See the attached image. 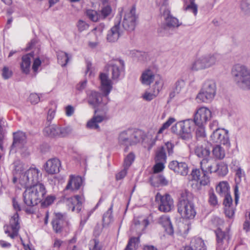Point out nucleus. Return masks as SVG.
I'll return each instance as SVG.
<instances>
[{
  "mask_svg": "<svg viewBox=\"0 0 250 250\" xmlns=\"http://www.w3.org/2000/svg\"><path fill=\"white\" fill-rule=\"evenodd\" d=\"M47 192L45 186L42 183L27 186L23 194V202L26 206L25 211L28 214L34 212L32 208L41 202Z\"/></svg>",
  "mask_w": 250,
  "mask_h": 250,
  "instance_id": "1",
  "label": "nucleus"
},
{
  "mask_svg": "<svg viewBox=\"0 0 250 250\" xmlns=\"http://www.w3.org/2000/svg\"><path fill=\"white\" fill-rule=\"evenodd\" d=\"M23 165L20 164L15 167V172L13 178V182L17 186L22 187L32 186L40 183L39 180L40 177V170L37 168L32 167L23 171Z\"/></svg>",
  "mask_w": 250,
  "mask_h": 250,
  "instance_id": "2",
  "label": "nucleus"
},
{
  "mask_svg": "<svg viewBox=\"0 0 250 250\" xmlns=\"http://www.w3.org/2000/svg\"><path fill=\"white\" fill-rule=\"evenodd\" d=\"M231 74L238 86L243 89H250V68L247 66L235 64L232 68Z\"/></svg>",
  "mask_w": 250,
  "mask_h": 250,
  "instance_id": "3",
  "label": "nucleus"
},
{
  "mask_svg": "<svg viewBox=\"0 0 250 250\" xmlns=\"http://www.w3.org/2000/svg\"><path fill=\"white\" fill-rule=\"evenodd\" d=\"M216 91L217 85L215 81L212 79H207L196 95V100L200 103L211 102L214 99Z\"/></svg>",
  "mask_w": 250,
  "mask_h": 250,
  "instance_id": "4",
  "label": "nucleus"
},
{
  "mask_svg": "<svg viewBox=\"0 0 250 250\" xmlns=\"http://www.w3.org/2000/svg\"><path fill=\"white\" fill-rule=\"evenodd\" d=\"M189 194L187 190L181 192L178 208L182 217L186 219H192L196 214L194 204L188 200Z\"/></svg>",
  "mask_w": 250,
  "mask_h": 250,
  "instance_id": "5",
  "label": "nucleus"
},
{
  "mask_svg": "<svg viewBox=\"0 0 250 250\" xmlns=\"http://www.w3.org/2000/svg\"><path fill=\"white\" fill-rule=\"evenodd\" d=\"M164 79L162 76H158L156 82L145 90L142 97L146 101L155 99L163 90L164 86Z\"/></svg>",
  "mask_w": 250,
  "mask_h": 250,
  "instance_id": "6",
  "label": "nucleus"
},
{
  "mask_svg": "<svg viewBox=\"0 0 250 250\" xmlns=\"http://www.w3.org/2000/svg\"><path fill=\"white\" fill-rule=\"evenodd\" d=\"M211 111L206 106H201L197 108L193 117V122L196 126L206 125L211 119Z\"/></svg>",
  "mask_w": 250,
  "mask_h": 250,
  "instance_id": "7",
  "label": "nucleus"
},
{
  "mask_svg": "<svg viewBox=\"0 0 250 250\" xmlns=\"http://www.w3.org/2000/svg\"><path fill=\"white\" fill-rule=\"evenodd\" d=\"M160 10L162 17L165 20L163 24V28L165 30L177 28L181 24V22L178 19L170 14V10L167 6H163Z\"/></svg>",
  "mask_w": 250,
  "mask_h": 250,
  "instance_id": "8",
  "label": "nucleus"
},
{
  "mask_svg": "<svg viewBox=\"0 0 250 250\" xmlns=\"http://www.w3.org/2000/svg\"><path fill=\"white\" fill-rule=\"evenodd\" d=\"M155 201L158 204L159 209L161 211L169 212L174 208L173 200L168 194L162 195L157 193L155 196Z\"/></svg>",
  "mask_w": 250,
  "mask_h": 250,
  "instance_id": "9",
  "label": "nucleus"
},
{
  "mask_svg": "<svg viewBox=\"0 0 250 250\" xmlns=\"http://www.w3.org/2000/svg\"><path fill=\"white\" fill-rule=\"evenodd\" d=\"M19 220V214L16 212L10 218L9 225L4 226L5 233L12 238L18 235L20 229Z\"/></svg>",
  "mask_w": 250,
  "mask_h": 250,
  "instance_id": "10",
  "label": "nucleus"
},
{
  "mask_svg": "<svg viewBox=\"0 0 250 250\" xmlns=\"http://www.w3.org/2000/svg\"><path fill=\"white\" fill-rule=\"evenodd\" d=\"M210 139L213 143H219L227 146H230L228 132L224 129H216L210 135Z\"/></svg>",
  "mask_w": 250,
  "mask_h": 250,
  "instance_id": "11",
  "label": "nucleus"
},
{
  "mask_svg": "<svg viewBox=\"0 0 250 250\" xmlns=\"http://www.w3.org/2000/svg\"><path fill=\"white\" fill-rule=\"evenodd\" d=\"M135 10L134 8L125 11L123 21L125 29L129 31L134 30L136 26Z\"/></svg>",
  "mask_w": 250,
  "mask_h": 250,
  "instance_id": "12",
  "label": "nucleus"
},
{
  "mask_svg": "<svg viewBox=\"0 0 250 250\" xmlns=\"http://www.w3.org/2000/svg\"><path fill=\"white\" fill-rule=\"evenodd\" d=\"M180 137L184 140H188L192 138V132L193 130V125L191 120L181 121Z\"/></svg>",
  "mask_w": 250,
  "mask_h": 250,
  "instance_id": "13",
  "label": "nucleus"
},
{
  "mask_svg": "<svg viewBox=\"0 0 250 250\" xmlns=\"http://www.w3.org/2000/svg\"><path fill=\"white\" fill-rule=\"evenodd\" d=\"M200 167L203 173H212L217 169V163L211 156L202 159L200 162Z\"/></svg>",
  "mask_w": 250,
  "mask_h": 250,
  "instance_id": "14",
  "label": "nucleus"
},
{
  "mask_svg": "<svg viewBox=\"0 0 250 250\" xmlns=\"http://www.w3.org/2000/svg\"><path fill=\"white\" fill-rule=\"evenodd\" d=\"M61 167V162L58 159L52 158L46 161L44 168L48 174H55L59 173Z\"/></svg>",
  "mask_w": 250,
  "mask_h": 250,
  "instance_id": "15",
  "label": "nucleus"
},
{
  "mask_svg": "<svg viewBox=\"0 0 250 250\" xmlns=\"http://www.w3.org/2000/svg\"><path fill=\"white\" fill-rule=\"evenodd\" d=\"M216 250H225L229 244L230 239L229 234L218 229L216 231Z\"/></svg>",
  "mask_w": 250,
  "mask_h": 250,
  "instance_id": "16",
  "label": "nucleus"
},
{
  "mask_svg": "<svg viewBox=\"0 0 250 250\" xmlns=\"http://www.w3.org/2000/svg\"><path fill=\"white\" fill-rule=\"evenodd\" d=\"M168 167L175 172L183 176L187 175L188 172V165L184 162L173 161L169 164Z\"/></svg>",
  "mask_w": 250,
  "mask_h": 250,
  "instance_id": "17",
  "label": "nucleus"
},
{
  "mask_svg": "<svg viewBox=\"0 0 250 250\" xmlns=\"http://www.w3.org/2000/svg\"><path fill=\"white\" fill-rule=\"evenodd\" d=\"M195 155L202 160L211 157L210 149L206 143L198 144L194 149Z\"/></svg>",
  "mask_w": 250,
  "mask_h": 250,
  "instance_id": "18",
  "label": "nucleus"
},
{
  "mask_svg": "<svg viewBox=\"0 0 250 250\" xmlns=\"http://www.w3.org/2000/svg\"><path fill=\"white\" fill-rule=\"evenodd\" d=\"M83 199L82 196L78 195L67 199L66 204L73 211L79 212L82 209Z\"/></svg>",
  "mask_w": 250,
  "mask_h": 250,
  "instance_id": "19",
  "label": "nucleus"
},
{
  "mask_svg": "<svg viewBox=\"0 0 250 250\" xmlns=\"http://www.w3.org/2000/svg\"><path fill=\"white\" fill-rule=\"evenodd\" d=\"M100 79L101 83V90L104 95H107L112 88L111 82L105 73H101Z\"/></svg>",
  "mask_w": 250,
  "mask_h": 250,
  "instance_id": "20",
  "label": "nucleus"
},
{
  "mask_svg": "<svg viewBox=\"0 0 250 250\" xmlns=\"http://www.w3.org/2000/svg\"><path fill=\"white\" fill-rule=\"evenodd\" d=\"M33 59L34 55L32 53H29L22 57L20 67L22 73L26 74L29 73L31 69V63Z\"/></svg>",
  "mask_w": 250,
  "mask_h": 250,
  "instance_id": "21",
  "label": "nucleus"
},
{
  "mask_svg": "<svg viewBox=\"0 0 250 250\" xmlns=\"http://www.w3.org/2000/svg\"><path fill=\"white\" fill-rule=\"evenodd\" d=\"M83 183L82 178L78 176L70 175L65 189L71 191L78 190Z\"/></svg>",
  "mask_w": 250,
  "mask_h": 250,
  "instance_id": "22",
  "label": "nucleus"
},
{
  "mask_svg": "<svg viewBox=\"0 0 250 250\" xmlns=\"http://www.w3.org/2000/svg\"><path fill=\"white\" fill-rule=\"evenodd\" d=\"M207 173H204L201 176L199 169H195L192 171L191 175L193 179L199 182L202 186L208 185L210 183L209 177L207 175Z\"/></svg>",
  "mask_w": 250,
  "mask_h": 250,
  "instance_id": "23",
  "label": "nucleus"
},
{
  "mask_svg": "<svg viewBox=\"0 0 250 250\" xmlns=\"http://www.w3.org/2000/svg\"><path fill=\"white\" fill-rule=\"evenodd\" d=\"M159 74H154V72L149 68L146 69L142 74V83L147 85L153 82H156V79Z\"/></svg>",
  "mask_w": 250,
  "mask_h": 250,
  "instance_id": "24",
  "label": "nucleus"
},
{
  "mask_svg": "<svg viewBox=\"0 0 250 250\" xmlns=\"http://www.w3.org/2000/svg\"><path fill=\"white\" fill-rule=\"evenodd\" d=\"M205 69L215 65L218 62V55L217 53H209L202 56Z\"/></svg>",
  "mask_w": 250,
  "mask_h": 250,
  "instance_id": "25",
  "label": "nucleus"
},
{
  "mask_svg": "<svg viewBox=\"0 0 250 250\" xmlns=\"http://www.w3.org/2000/svg\"><path fill=\"white\" fill-rule=\"evenodd\" d=\"M106 118L104 115H99L95 111V115L87 123V127L90 129H99L98 124L103 122Z\"/></svg>",
  "mask_w": 250,
  "mask_h": 250,
  "instance_id": "26",
  "label": "nucleus"
},
{
  "mask_svg": "<svg viewBox=\"0 0 250 250\" xmlns=\"http://www.w3.org/2000/svg\"><path fill=\"white\" fill-rule=\"evenodd\" d=\"M159 223L163 226L168 234L171 235L173 233V229L168 216L163 215L160 217Z\"/></svg>",
  "mask_w": 250,
  "mask_h": 250,
  "instance_id": "27",
  "label": "nucleus"
},
{
  "mask_svg": "<svg viewBox=\"0 0 250 250\" xmlns=\"http://www.w3.org/2000/svg\"><path fill=\"white\" fill-rule=\"evenodd\" d=\"M189 69L193 72H197L205 70L202 56L196 57L191 62L189 66Z\"/></svg>",
  "mask_w": 250,
  "mask_h": 250,
  "instance_id": "28",
  "label": "nucleus"
},
{
  "mask_svg": "<svg viewBox=\"0 0 250 250\" xmlns=\"http://www.w3.org/2000/svg\"><path fill=\"white\" fill-rule=\"evenodd\" d=\"M120 35L119 25H115L109 31L107 35V40L109 42H116L119 38Z\"/></svg>",
  "mask_w": 250,
  "mask_h": 250,
  "instance_id": "29",
  "label": "nucleus"
},
{
  "mask_svg": "<svg viewBox=\"0 0 250 250\" xmlns=\"http://www.w3.org/2000/svg\"><path fill=\"white\" fill-rule=\"evenodd\" d=\"M216 191L220 196L230 193V186L227 181H221L216 186Z\"/></svg>",
  "mask_w": 250,
  "mask_h": 250,
  "instance_id": "30",
  "label": "nucleus"
},
{
  "mask_svg": "<svg viewBox=\"0 0 250 250\" xmlns=\"http://www.w3.org/2000/svg\"><path fill=\"white\" fill-rule=\"evenodd\" d=\"M89 104L93 106L96 107L102 104V97L100 95L95 91L91 92L88 97Z\"/></svg>",
  "mask_w": 250,
  "mask_h": 250,
  "instance_id": "31",
  "label": "nucleus"
},
{
  "mask_svg": "<svg viewBox=\"0 0 250 250\" xmlns=\"http://www.w3.org/2000/svg\"><path fill=\"white\" fill-rule=\"evenodd\" d=\"M158 135L157 134L155 138H153L152 134L150 133H148L144 136L142 141V144L144 147L150 150L155 144L156 139Z\"/></svg>",
  "mask_w": 250,
  "mask_h": 250,
  "instance_id": "32",
  "label": "nucleus"
},
{
  "mask_svg": "<svg viewBox=\"0 0 250 250\" xmlns=\"http://www.w3.org/2000/svg\"><path fill=\"white\" fill-rule=\"evenodd\" d=\"M130 145H135L140 142L141 131L139 129H132L128 131Z\"/></svg>",
  "mask_w": 250,
  "mask_h": 250,
  "instance_id": "33",
  "label": "nucleus"
},
{
  "mask_svg": "<svg viewBox=\"0 0 250 250\" xmlns=\"http://www.w3.org/2000/svg\"><path fill=\"white\" fill-rule=\"evenodd\" d=\"M212 152L214 157L217 159H223L226 155L225 150L220 145L215 146L212 148Z\"/></svg>",
  "mask_w": 250,
  "mask_h": 250,
  "instance_id": "34",
  "label": "nucleus"
},
{
  "mask_svg": "<svg viewBox=\"0 0 250 250\" xmlns=\"http://www.w3.org/2000/svg\"><path fill=\"white\" fill-rule=\"evenodd\" d=\"M190 247L194 250H207L204 241L200 238H194L191 242Z\"/></svg>",
  "mask_w": 250,
  "mask_h": 250,
  "instance_id": "35",
  "label": "nucleus"
},
{
  "mask_svg": "<svg viewBox=\"0 0 250 250\" xmlns=\"http://www.w3.org/2000/svg\"><path fill=\"white\" fill-rule=\"evenodd\" d=\"M123 66V62L121 61H116L112 64V73L113 79L119 77Z\"/></svg>",
  "mask_w": 250,
  "mask_h": 250,
  "instance_id": "36",
  "label": "nucleus"
},
{
  "mask_svg": "<svg viewBox=\"0 0 250 250\" xmlns=\"http://www.w3.org/2000/svg\"><path fill=\"white\" fill-rule=\"evenodd\" d=\"M61 131V129L58 128L55 125H49L46 126L43 130L44 133L46 135L50 136H55L58 135L59 132Z\"/></svg>",
  "mask_w": 250,
  "mask_h": 250,
  "instance_id": "37",
  "label": "nucleus"
},
{
  "mask_svg": "<svg viewBox=\"0 0 250 250\" xmlns=\"http://www.w3.org/2000/svg\"><path fill=\"white\" fill-rule=\"evenodd\" d=\"M86 17L93 22L98 21L101 18L99 13L93 9H88L85 12Z\"/></svg>",
  "mask_w": 250,
  "mask_h": 250,
  "instance_id": "38",
  "label": "nucleus"
},
{
  "mask_svg": "<svg viewBox=\"0 0 250 250\" xmlns=\"http://www.w3.org/2000/svg\"><path fill=\"white\" fill-rule=\"evenodd\" d=\"M139 243V237L131 238L125 250H135L138 247Z\"/></svg>",
  "mask_w": 250,
  "mask_h": 250,
  "instance_id": "39",
  "label": "nucleus"
},
{
  "mask_svg": "<svg viewBox=\"0 0 250 250\" xmlns=\"http://www.w3.org/2000/svg\"><path fill=\"white\" fill-rule=\"evenodd\" d=\"M103 29L101 27H96L92 31L90 34L91 39L93 40L100 41L103 38Z\"/></svg>",
  "mask_w": 250,
  "mask_h": 250,
  "instance_id": "40",
  "label": "nucleus"
},
{
  "mask_svg": "<svg viewBox=\"0 0 250 250\" xmlns=\"http://www.w3.org/2000/svg\"><path fill=\"white\" fill-rule=\"evenodd\" d=\"M167 156L163 147L160 148L156 152L155 161L158 162H166Z\"/></svg>",
  "mask_w": 250,
  "mask_h": 250,
  "instance_id": "41",
  "label": "nucleus"
},
{
  "mask_svg": "<svg viewBox=\"0 0 250 250\" xmlns=\"http://www.w3.org/2000/svg\"><path fill=\"white\" fill-rule=\"evenodd\" d=\"M119 142L121 145L126 146L130 145L129 136L128 131H123L121 132L119 137Z\"/></svg>",
  "mask_w": 250,
  "mask_h": 250,
  "instance_id": "42",
  "label": "nucleus"
},
{
  "mask_svg": "<svg viewBox=\"0 0 250 250\" xmlns=\"http://www.w3.org/2000/svg\"><path fill=\"white\" fill-rule=\"evenodd\" d=\"M58 60L59 63L62 66H64L67 64L69 60L68 55L64 52L60 51L58 54Z\"/></svg>",
  "mask_w": 250,
  "mask_h": 250,
  "instance_id": "43",
  "label": "nucleus"
},
{
  "mask_svg": "<svg viewBox=\"0 0 250 250\" xmlns=\"http://www.w3.org/2000/svg\"><path fill=\"white\" fill-rule=\"evenodd\" d=\"M216 172L220 175H226L228 172V166L224 163H217V169Z\"/></svg>",
  "mask_w": 250,
  "mask_h": 250,
  "instance_id": "44",
  "label": "nucleus"
},
{
  "mask_svg": "<svg viewBox=\"0 0 250 250\" xmlns=\"http://www.w3.org/2000/svg\"><path fill=\"white\" fill-rule=\"evenodd\" d=\"M56 198L53 195H48L44 200L41 201V205L43 208H46L51 205L55 201Z\"/></svg>",
  "mask_w": 250,
  "mask_h": 250,
  "instance_id": "45",
  "label": "nucleus"
},
{
  "mask_svg": "<svg viewBox=\"0 0 250 250\" xmlns=\"http://www.w3.org/2000/svg\"><path fill=\"white\" fill-rule=\"evenodd\" d=\"M175 121V119L173 117H170L168 118V119L165 123L163 124L162 126L160 128V129L158 131V135L162 133L164 130L169 127V126Z\"/></svg>",
  "mask_w": 250,
  "mask_h": 250,
  "instance_id": "46",
  "label": "nucleus"
},
{
  "mask_svg": "<svg viewBox=\"0 0 250 250\" xmlns=\"http://www.w3.org/2000/svg\"><path fill=\"white\" fill-rule=\"evenodd\" d=\"M241 9L246 14H250V0H243L241 3Z\"/></svg>",
  "mask_w": 250,
  "mask_h": 250,
  "instance_id": "47",
  "label": "nucleus"
},
{
  "mask_svg": "<svg viewBox=\"0 0 250 250\" xmlns=\"http://www.w3.org/2000/svg\"><path fill=\"white\" fill-rule=\"evenodd\" d=\"M25 138V136L24 133L22 132H17L14 134L13 144L16 146L21 142L22 143Z\"/></svg>",
  "mask_w": 250,
  "mask_h": 250,
  "instance_id": "48",
  "label": "nucleus"
},
{
  "mask_svg": "<svg viewBox=\"0 0 250 250\" xmlns=\"http://www.w3.org/2000/svg\"><path fill=\"white\" fill-rule=\"evenodd\" d=\"M112 12V8L109 5L104 6L101 11V17L104 19L108 16Z\"/></svg>",
  "mask_w": 250,
  "mask_h": 250,
  "instance_id": "49",
  "label": "nucleus"
},
{
  "mask_svg": "<svg viewBox=\"0 0 250 250\" xmlns=\"http://www.w3.org/2000/svg\"><path fill=\"white\" fill-rule=\"evenodd\" d=\"M235 182L236 184H239L242 180V178L245 175L244 171L241 168H238L235 170Z\"/></svg>",
  "mask_w": 250,
  "mask_h": 250,
  "instance_id": "50",
  "label": "nucleus"
},
{
  "mask_svg": "<svg viewBox=\"0 0 250 250\" xmlns=\"http://www.w3.org/2000/svg\"><path fill=\"white\" fill-rule=\"evenodd\" d=\"M186 83L184 81H179L175 84V92L179 93L185 89Z\"/></svg>",
  "mask_w": 250,
  "mask_h": 250,
  "instance_id": "51",
  "label": "nucleus"
},
{
  "mask_svg": "<svg viewBox=\"0 0 250 250\" xmlns=\"http://www.w3.org/2000/svg\"><path fill=\"white\" fill-rule=\"evenodd\" d=\"M32 61L33 62L32 69L34 72L36 73L41 65V61L39 57H35L34 56V59Z\"/></svg>",
  "mask_w": 250,
  "mask_h": 250,
  "instance_id": "52",
  "label": "nucleus"
},
{
  "mask_svg": "<svg viewBox=\"0 0 250 250\" xmlns=\"http://www.w3.org/2000/svg\"><path fill=\"white\" fill-rule=\"evenodd\" d=\"M226 215L229 218H232L234 216L235 209L233 206L225 207L224 208Z\"/></svg>",
  "mask_w": 250,
  "mask_h": 250,
  "instance_id": "53",
  "label": "nucleus"
},
{
  "mask_svg": "<svg viewBox=\"0 0 250 250\" xmlns=\"http://www.w3.org/2000/svg\"><path fill=\"white\" fill-rule=\"evenodd\" d=\"M198 128L196 130V135L197 137H205L206 136L205 125L197 126Z\"/></svg>",
  "mask_w": 250,
  "mask_h": 250,
  "instance_id": "54",
  "label": "nucleus"
},
{
  "mask_svg": "<svg viewBox=\"0 0 250 250\" xmlns=\"http://www.w3.org/2000/svg\"><path fill=\"white\" fill-rule=\"evenodd\" d=\"M135 157L132 153L129 154L125 159V167L127 168L129 167L134 161Z\"/></svg>",
  "mask_w": 250,
  "mask_h": 250,
  "instance_id": "55",
  "label": "nucleus"
},
{
  "mask_svg": "<svg viewBox=\"0 0 250 250\" xmlns=\"http://www.w3.org/2000/svg\"><path fill=\"white\" fill-rule=\"evenodd\" d=\"M185 10L192 12L195 16L197 14V6L193 2L187 5L185 8Z\"/></svg>",
  "mask_w": 250,
  "mask_h": 250,
  "instance_id": "56",
  "label": "nucleus"
},
{
  "mask_svg": "<svg viewBox=\"0 0 250 250\" xmlns=\"http://www.w3.org/2000/svg\"><path fill=\"white\" fill-rule=\"evenodd\" d=\"M29 101L32 104H35L40 102V98L37 94L31 93L29 96Z\"/></svg>",
  "mask_w": 250,
  "mask_h": 250,
  "instance_id": "57",
  "label": "nucleus"
},
{
  "mask_svg": "<svg viewBox=\"0 0 250 250\" xmlns=\"http://www.w3.org/2000/svg\"><path fill=\"white\" fill-rule=\"evenodd\" d=\"M77 27L78 30L82 32L87 30L89 27V25L85 21L82 20H80L78 22Z\"/></svg>",
  "mask_w": 250,
  "mask_h": 250,
  "instance_id": "58",
  "label": "nucleus"
},
{
  "mask_svg": "<svg viewBox=\"0 0 250 250\" xmlns=\"http://www.w3.org/2000/svg\"><path fill=\"white\" fill-rule=\"evenodd\" d=\"M165 163L163 162H156V164L153 167V170L154 173H158L163 170L165 168Z\"/></svg>",
  "mask_w": 250,
  "mask_h": 250,
  "instance_id": "59",
  "label": "nucleus"
},
{
  "mask_svg": "<svg viewBox=\"0 0 250 250\" xmlns=\"http://www.w3.org/2000/svg\"><path fill=\"white\" fill-rule=\"evenodd\" d=\"M209 203L212 206H216L218 204L217 196L213 192H210L209 194Z\"/></svg>",
  "mask_w": 250,
  "mask_h": 250,
  "instance_id": "60",
  "label": "nucleus"
},
{
  "mask_svg": "<svg viewBox=\"0 0 250 250\" xmlns=\"http://www.w3.org/2000/svg\"><path fill=\"white\" fill-rule=\"evenodd\" d=\"M225 199L224 200V205L225 207L232 206V199L230 193L224 195Z\"/></svg>",
  "mask_w": 250,
  "mask_h": 250,
  "instance_id": "61",
  "label": "nucleus"
},
{
  "mask_svg": "<svg viewBox=\"0 0 250 250\" xmlns=\"http://www.w3.org/2000/svg\"><path fill=\"white\" fill-rule=\"evenodd\" d=\"M62 222L57 220H53L52 221V225L54 229L56 232H58L61 231L62 229Z\"/></svg>",
  "mask_w": 250,
  "mask_h": 250,
  "instance_id": "62",
  "label": "nucleus"
},
{
  "mask_svg": "<svg viewBox=\"0 0 250 250\" xmlns=\"http://www.w3.org/2000/svg\"><path fill=\"white\" fill-rule=\"evenodd\" d=\"M181 124V121L176 123L171 128L172 132L176 134L180 137V127L181 126L179 125Z\"/></svg>",
  "mask_w": 250,
  "mask_h": 250,
  "instance_id": "63",
  "label": "nucleus"
},
{
  "mask_svg": "<svg viewBox=\"0 0 250 250\" xmlns=\"http://www.w3.org/2000/svg\"><path fill=\"white\" fill-rule=\"evenodd\" d=\"M12 75V71L9 69L7 67H4L2 70V76L6 79L10 78Z\"/></svg>",
  "mask_w": 250,
  "mask_h": 250,
  "instance_id": "64",
  "label": "nucleus"
}]
</instances>
